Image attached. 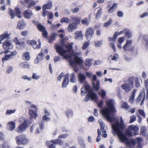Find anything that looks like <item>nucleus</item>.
Returning a JSON list of instances; mask_svg holds the SVG:
<instances>
[{"label": "nucleus", "instance_id": "13d9d810", "mask_svg": "<svg viewBox=\"0 0 148 148\" xmlns=\"http://www.w3.org/2000/svg\"><path fill=\"white\" fill-rule=\"evenodd\" d=\"M42 119L43 121H45L46 122H47V121H49L51 120V119L49 117H48V116H47L46 114H44V115H43L42 116Z\"/></svg>", "mask_w": 148, "mask_h": 148}, {"label": "nucleus", "instance_id": "ea45409f", "mask_svg": "<svg viewBox=\"0 0 148 148\" xmlns=\"http://www.w3.org/2000/svg\"><path fill=\"white\" fill-rule=\"evenodd\" d=\"M136 90H133L132 91V93L131 95V96H130V99H129V101L130 102L132 103L134 98L135 96V94L136 93Z\"/></svg>", "mask_w": 148, "mask_h": 148}, {"label": "nucleus", "instance_id": "5fc2aeb1", "mask_svg": "<svg viewBox=\"0 0 148 148\" xmlns=\"http://www.w3.org/2000/svg\"><path fill=\"white\" fill-rule=\"evenodd\" d=\"M9 14L11 16V18H14L15 16V15L14 14V12L13 10H12L10 8H9Z\"/></svg>", "mask_w": 148, "mask_h": 148}, {"label": "nucleus", "instance_id": "72a5a7b5", "mask_svg": "<svg viewBox=\"0 0 148 148\" xmlns=\"http://www.w3.org/2000/svg\"><path fill=\"white\" fill-rule=\"evenodd\" d=\"M117 5L118 3H114L112 5V6L109 9L108 11V12L109 13H112L115 10H116L117 8Z\"/></svg>", "mask_w": 148, "mask_h": 148}, {"label": "nucleus", "instance_id": "4468645a", "mask_svg": "<svg viewBox=\"0 0 148 148\" xmlns=\"http://www.w3.org/2000/svg\"><path fill=\"white\" fill-rule=\"evenodd\" d=\"M92 83L95 88L97 90H98L100 88V82L99 80L97 79V77L95 75H93L92 76Z\"/></svg>", "mask_w": 148, "mask_h": 148}, {"label": "nucleus", "instance_id": "2eb2a0df", "mask_svg": "<svg viewBox=\"0 0 148 148\" xmlns=\"http://www.w3.org/2000/svg\"><path fill=\"white\" fill-rule=\"evenodd\" d=\"M17 52L15 51H12L11 53L8 55H5L4 57L2 58V61L3 62L5 60H11L16 55Z\"/></svg>", "mask_w": 148, "mask_h": 148}, {"label": "nucleus", "instance_id": "39448f33", "mask_svg": "<svg viewBox=\"0 0 148 148\" xmlns=\"http://www.w3.org/2000/svg\"><path fill=\"white\" fill-rule=\"evenodd\" d=\"M32 123V122L31 121V120L29 121L28 119H25L23 123L20 124L16 128V132L19 133L23 132L27 128V125H30Z\"/></svg>", "mask_w": 148, "mask_h": 148}, {"label": "nucleus", "instance_id": "e2e57ef3", "mask_svg": "<svg viewBox=\"0 0 148 148\" xmlns=\"http://www.w3.org/2000/svg\"><path fill=\"white\" fill-rule=\"evenodd\" d=\"M56 36V34H55V33H53V34L51 36H50V37L49 42H51V41H53V40H54Z\"/></svg>", "mask_w": 148, "mask_h": 148}, {"label": "nucleus", "instance_id": "8fccbe9b", "mask_svg": "<svg viewBox=\"0 0 148 148\" xmlns=\"http://www.w3.org/2000/svg\"><path fill=\"white\" fill-rule=\"evenodd\" d=\"M15 11L16 15L19 18H21V16H20V14H21V12L20 9L18 8H16L15 9Z\"/></svg>", "mask_w": 148, "mask_h": 148}, {"label": "nucleus", "instance_id": "680f3d73", "mask_svg": "<svg viewBox=\"0 0 148 148\" xmlns=\"http://www.w3.org/2000/svg\"><path fill=\"white\" fill-rule=\"evenodd\" d=\"M135 83L136 87H139L140 85V82L137 77H136L135 78Z\"/></svg>", "mask_w": 148, "mask_h": 148}, {"label": "nucleus", "instance_id": "bb28decb", "mask_svg": "<svg viewBox=\"0 0 148 148\" xmlns=\"http://www.w3.org/2000/svg\"><path fill=\"white\" fill-rule=\"evenodd\" d=\"M70 19L72 22L76 25H77V24H79L80 23V19L78 17L72 16L71 17Z\"/></svg>", "mask_w": 148, "mask_h": 148}, {"label": "nucleus", "instance_id": "dca6fc26", "mask_svg": "<svg viewBox=\"0 0 148 148\" xmlns=\"http://www.w3.org/2000/svg\"><path fill=\"white\" fill-rule=\"evenodd\" d=\"M115 36H116L115 33L112 38L110 37L108 39L110 42V46L112 48L114 51H116V48L114 45L116 39V37Z\"/></svg>", "mask_w": 148, "mask_h": 148}, {"label": "nucleus", "instance_id": "a211bd4d", "mask_svg": "<svg viewBox=\"0 0 148 148\" xmlns=\"http://www.w3.org/2000/svg\"><path fill=\"white\" fill-rule=\"evenodd\" d=\"M37 26L39 30L42 32V35L44 37H47V32L45 28L40 24H38Z\"/></svg>", "mask_w": 148, "mask_h": 148}, {"label": "nucleus", "instance_id": "de8ad7c7", "mask_svg": "<svg viewBox=\"0 0 148 148\" xmlns=\"http://www.w3.org/2000/svg\"><path fill=\"white\" fill-rule=\"evenodd\" d=\"M30 58V53L28 52H25L23 53V58L28 60Z\"/></svg>", "mask_w": 148, "mask_h": 148}, {"label": "nucleus", "instance_id": "f257e3e1", "mask_svg": "<svg viewBox=\"0 0 148 148\" xmlns=\"http://www.w3.org/2000/svg\"><path fill=\"white\" fill-rule=\"evenodd\" d=\"M107 107L102 110V114L109 122H112L115 120L116 123H112V127L113 130L112 133L114 135H117L121 142H124L127 145V148H133L136 143H138V147L139 148L143 147L140 144L143 141L141 137L136 138V139L129 140L123 132L125 126L124 124L122 117H121L120 123L118 122V119L111 116V112L114 113L116 111L115 109L114 101L112 99H110L106 101Z\"/></svg>", "mask_w": 148, "mask_h": 148}, {"label": "nucleus", "instance_id": "a878e982", "mask_svg": "<svg viewBox=\"0 0 148 148\" xmlns=\"http://www.w3.org/2000/svg\"><path fill=\"white\" fill-rule=\"evenodd\" d=\"M75 34V38L76 40L81 39H83V36L81 31H76L74 33Z\"/></svg>", "mask_w": 148, "mask_h": 148}, {"label": "nucleus", "instance_id": "a18cd8bd", "mask_svg": "<svg viewBox=\"0 0 148 148\" xmlns=\"http://www.w3.org/2000/svg\"><path fill=\"white\" fill-rule=\"evenodd\" d=\"M142 36L143 40L145 42V44L146 45H148V35H140L139 37Z\"/></svg>", "mask_w": 148, "mask_h": 148}, {"label": "nucleus", "instance_id": "aec40b11", "mask_svg": "<svg viewBox=\"0 0 148 148\" xmlns=\"http://www.w3.org/2000/svg\"><path fill=\"white\" fill-rule=\"evenodd\" d=\"M69 73H67L64 75V79L61 84V86L62 87H66L68 84H69Z\"/></svg>", "mask_w": 148, "mask_h": 148}, {"label": "nucleus", "instance_id": "79ce46f5", "mask_svg": "<svg viewBox=\"0 0 148 148\" xmlns=\"http://www.w3.org/2000/svg\"><path fill=\"white\" fill-rule=\"evenodd\" d=\"M60 22L62 23H69L71 22V21L68 17H65L61 18Z\"/></svg>", "mask_w": 148, "mask_h": 148}, {"label": "nucleus", "instance_id": "4d7b16f0", "mask_svg": "<svg viewBox=\"0 0 148 148\" xmlns=\"http://www.w3.org/2000/svg\"><path fill=\"white\" fill-rule=\"evenodd\" d=\"M99 94L100 95L102 98H103L104 97L106 94V92L104 91V90L101 89L100 91L99 92Z\"/></svg>", "mask_w": 148, "mask_h": 148}, {"label": "nucleus", "instance_id": "0e129e2a", "mask_svg": "<svg viewBox=\"0 0 148 148\" xmlns=\"http://www.w3.org/2000/svg\"><path fill=\"white\" fill-rule=\"evenodd\" d=\"M40 77V76L39 75H37V73H33L32 76V78L34 79H38Z\"/></svg>", "mask_w": 148, "mask_h": 148}, {"label": "nucleus", "instance_id": "393cba45", "mask_svg": "<svg viewBox=\"0 0 148 148\" xmlns=\"http://www.w3.org/2000/svg\"><path fill=\"white\" fill-rule=\"evenodd\" d=\"M15 128V123L13 121L9 122L7 124V129L9 131H13Z\"/></svg>", "mask_w": 148, "mask_h": 148}, {"label": "nucleus", "instance_id": "7ed1b4c3", "mask_svg": "<svg viewBox=\"0 0 148 148\" xmlns=\"http://www.w3.org/2000/svg\"><path fill=\"white\" fill-rule=\"evenodd\" d=\"M87 92L88 93L91 97V98L93 100H96L98 98L96 94L92 92L90 89L89 85L86 84L85 85L81 88V95L82 96L85 95Z\"/></svg>", "mask_w": 148, "mask_h": 148}, {"label": "nucleus", "instance_id": "f8f14e48", "mask_svg": "<svg viewBox=\"0 0 148 148\" xmlns=\"http://www.w3.org/2000/svg\"><path fill=\"white\" fill-rule=\"evenodd\" d=\"M94 32V30L92 27H89L87 28L85 33V36L87 39H91Z\"/></svg>", "mask_w": 148, "mask_h": 148}, {"label": "nucleus", "instance_id": "20e7f679", "mask_svg": "<svg viewBox=\"0 0 148 148\" xmlns=\"http://www.w3.org/2000/svg\"><path fill=\"white\" fill-rule=\"evenodd\" d=\"M139 128L137 125H130L126 130L127 136H131L138 135Z\"/></svg>", "mask_w": 148, "mask_h": 148}, {"label": "nucleus", "instance_id": "9d476101", "mask_svg": "<svg viewBox=\"0 0 148 148\" xmlns=\"http://www.w3.org/2000/svg\"><path fill=\"white\" fill-rule=\"evenodd\" d=\"M14 42L16 45V47L18 49H21L24 47L25 46V42L23 39L18 40V38L16 37L14 39Z\"/></svg>", "mask_w": 148, "mask_h": 148}, {"label": "nucleus", "instance_id": "c85d7f7f", "mask_svg": "<svg viewBox=\"0 0 148 148\" xmlns=\"http://www.w3.org/2000/svg\"><path fill=\"white\" fill-rule=\"evenodd\" d=\"M10 35L11 33H9L8 31H6L3 34L1 35V41L4 39L8 38L10 37Z\"/></svg>", "mask_w": 148, "mask_h": 148}, {"label": "nucleus", "instance_id": "473e14b6", "mask_svg": "<svg viewBox=\"0 0 148 148\" xmlns=\"http://www.w3.org/2000/svg\"><path fill=\"white\" fill-rule=\"evenodd\" d=\"M125 40V37H120L118 41L117 47L119 48H122L121 44Z\"/></svg>", "mask_w": 148, "mask_h": 148}, {"label": "nucleus", "instance_id": "9b49d317", "mask_svg": "<svg viewBox=\"0 0 148 148\" xmlns=\"http://www.w3.org/2000/svg\"><path fill=\"white\" fill-rule=\"evenodd\" d=\"M39 44H37L36 41L35 40H29L27 41V43L29 45H31L34 49H39L41 47V43L40 39H39L38 40Z\"/></svg>", "mask_w": 148, "mask_h": 148}, {"label": "nucleus", "instance_id": "412c9836", "mask_svg": "<svg viewBox=\"0 0 148 148\" xmlns=\"http://www.w3.org/2000/svg\"><path fill=\"white\" fill-rule=\"evenodd\" d=\"M78 81L80 83H84L86 81V77L83 73H79L78 75Z\"/></svg>", "mask_w": 148, "mask_h": 148}, {"label": "nucleus", "instance_id": "603ef678", "mask_svg": "<svg viewBox=\"0 0 148 148\" xmlns=\"http://www.w3.org/2000/svg\"><path fill=\"white\" fill-rule=\"evenodd\" d=\"M97 132L98 134V136L96 139V140L97 142H99V141H100L101 139V131L100 130H99V129L98 130Z\"/></svg>", "mask_w": 148, "mask_h": 148}, {"label": "nucleus", "instance_id": "423d86ee", "mask_svg": "<svg viewBox=\"0 0 148 148\" xmlns=\"http://www.w3.org/2000/svg\"><path fill=\"white\" fill-rule=\"evenodd\" d=\"M15 141L18 145H26L28 142V139L26 136L24 134H21L15 137Z\"/></svg>", "mask_w": 148, "mask_h": 148}, {"label": "nucleus", "instance_id": "052dcab7", "mask_svg": "<svg viewBox=\"0 0 148 148\" xmlns=\"http://www.w3.org/2000/svg\"><path fill=\"white\" fill-rule=\"evenodd\" d=\"M82 23L83 24L88 25L89 23V20L87 18H85L82 20Z\"/></svg>", "mask_w": 148, "mask_h": 148}, {"label": "nucleus", "instance_id": "f3484780", "mask_svg": "<svg viewBox=\"0 0 148 148\" xmlns=\"http://www.w3.org/2000/svg\"><path fill=\"white\" fill-rule=\"evenodd\" d=\"M99 122L100 123L101 129L102 133V136L104 138H106L107 136V135L106 134V131L104 129L105 124L101 119H99Z\"/></svg>", "mask_w": 148, "mask_h": 148}, {"label": "nucleus", "instance_id": "0eeeda50", "mask_svg": "<svg viewBox=\"0 0 148 148\" xmlns=\"http://www.w3.org/2000/svg\"><path fill=\"white\" fill-rule=\"evenodd\" d=\"M44 122L41 121L38 124H33L30 127V132H33V129L36 128V130L35 131L36 134H39L40 132H42L44 127Z\"/></svg>", "mask_w": 148, "mask_h": 148}, {"label": "nucleus", "instance_id": "7c9ffc66", "mask_svg": "<svg viewBox=\"0 0 148 148\" xmlns=\"http://www.w3.org/2000/svg\"><path fill=\"white\" fill-rule=\"evenodd\" d=\"M121 87L123 90H124L126 92H129L130 91V87L128 84V83L123 84L121 85Z\"/></svg>", "mask_w": 148, "mask_h": 148}, {"label": "nucleus", "instance_id": "58836bf2", "mask_svg": "<svg viewBox=\"0 0 148 148\" xmlns=\"http://www.w3.org/2000/svg\"><path fill=\"white\" fill-rule=\"evenodd\" d=\"M131 51L132 55L134 56H136L138 53L137 47H131Z\"/></svg>", "mask_w": 148, "mask_h": 148}, {"label": "nucleus", "instance_id": "774afa93", "mask_svg": "<svg viewBox=\"0 0 148 148\" xmlns=\"http://www.w3.org/2000/svg\"><path fill=\"white\" fill-rule=\"evenodd\" d=\"M102 44V41H96L95 43V45L96 47H99Z\"/></svg>", "mask_w": 148, "mask_h": 148}, {"label": "nucleus", "instance_id": "b1692460", "mask_svg": "<svg viewBox=\"0 0 148 148\" xmlns=\"http://www.w3.org/2000/svg\"><path fill=\"white\" fill-rule=\"evenodd\" d=\"M65 115L68 119L71 118L73 115V112L72 110L67 109L65 111Z\"/></svg>", "mask_w": 148, "mask_h": 148}, {"label": "nucleus", "instance_id": "bf43d9fd", "mask_svg": "<svg viewBox=\"0 0 148 148\" xmlns=\"http://www.w3.org/2000/svg\"><path fill=\"white\" fill-rule=\"evenodd\" d=\"M121 107L122 108H124V109L127 110V109H128V108H129V106L128 105L127 102H123V103H122Z\"/></svg>", "mask_w": 148, "mask_h": 148}, {"label": "nucleus", "instance_id": "5701e85b", "mask_svg": "<svg viewBox=\"0 0 148 148\" xmlns=\"http://www.w3.org/2000/svg\"><path fill=\"white\" fill-rule=\"evenodd\" d=\"M77 25L74 24V23H70L69 24L67 29L69 31L73 32L77 28Z\"/></svg>", "mask_w": 148, "mask_h": 148}, {"label": "nucleus", "instance_id": "a19ab883", "mask_svg": "<svg viewBox=\"0 0 148 148\" xmlns=\"http://www.w3.org/2000/svg\"><path fill=\"white\" fill-rule=\"evenodd\" d=\"M52 142L53 144H54L55 145H57V144H59V145H63V142L62 141V140H60V139H57L54 140H53Z\"/></svg>", "mask_w": 148, "mask_h": 148}, {"label": "nucleus", "instance_id": "338daca9", "mask_svg": "<svg viewBox=\"0 0 148 148\" xmlns=\"http://www.w3.org/2000/svg\"><path fill=\"white\" fill-rule=\"evenodd\" d=\"M136 120V116L135 115H132L130 116V123H132L135 121Z\"/></svg>", "mask_w": 148, "mask_h": 148}, {"label": "nucleus", "instance_id": "37998d69", "mask_svg": "<svg viewBox=\"0 0 148 148\" xmlns=\"http://www.w3.org/2000/svg\"><path fill=\"white\" fill-rule=\"evenodd\" d=\"M22 68H29V65L27 62H23L21 63L19 65Z\"/></svg>", "mask_w": 148, "mask_h": 148}, {"label": "nucleus", "instance_id": "6e6552de", "mask_svg": "<svg viewBox=\"0 0 148 148\" xmlns=\"http://www.w3.org/2000/svg\"><path fill=\"white\" fill-rule=\"evenodd\" d=\"M37 107L34 104H31L29 107V116L31 119L34 118L36 119L37 116Z\"/></svg>", "mask_w": 148, "mask_h": 148}, {"label": "nucleus", "instance_id": "69168bd1", "mask_svg": "<svg viewBox=\"0 0 148 148\" xmlns=\"http://www.w3.org/2000/svg\"><path fill=\"white\" fill-rule=\"evenodd\" d=\"M110 56L112 57L111 59L112 60H113L117 61L118 57V54H116V53H115L112 56V55H111Z\"/></svg>", "mask_w": 148, "mask_h": 148}, {"label": "nucleus", "instance_id": "2f4dec72", "mask_svg": "<svg viewBox=\"0 0 148 148\" xmlns=\"http://www.w3.org/2000/svg\"><path fill=\"white\" fill-rule=\"evenodd\" d=\"M70 81L71 82L75 83L76 82V75L75 73L73 72L70 75Z\"/></svg>", "mask_w": 148, "mask_h": 148}, {"label": "nucleus", "instance_id": "e433bc0d", "mask_svg": "<svg viewBox=\"0 0 148 148\" xmlns=\"http://www.w3.org/2000/svg\"><path fill=\"white\" fill-rule=\"evenodd\" d=\"M125 29V36H127L128 38H131L132 35L130 30L127 29Z\"/></svg>", "mask_w": 148, "mask_h": 148}, {"label": "nucleus", "instance_id": "4be33fe9", "mask_svg": "<svg viewBox=\"0 0 148 148\" xmlns=\"http://www.w3.org/2000/svg\"><path fill=\"white\" fill-rule=\"evenodd\" d=\"M33 15L32 11L30 10H26L23 12V16L25 18H30Z\"/></svg>", "mask_w": 148, "mask_h": 148}, {"label": "nucleus", "instance_id": "c756f323", "mask_svg": "<svg viewBox=\"0 0 148 148\" xmlns=\"http://www.w3.org/2000/svg\"><path fill=\"white\" fill-rule=\"evenodd\" d=\"M134 77H130L127 80L129 86L130 87V90L133 88L134 85Z\"/></svg>", "mask_w": 148, "mask_h": 148}, {"label": "nucleus", "instance_id": "4c0bfd02", "mask_svg": "<svg viewBox=\"0 0 148 148\" xmlns=\"http://www.w3.org/2000/svg\"><path fill=\"white\" fill-rule=\"evenodd\" d=\"M25 25L26 24L25 23L19 21L18 23L17 28L18 29H23L25 27Z\"/></svg>", "mask_w": 148, "mask_h": 148}, {"label": "nucleus", "instance_id": "cd10ccee", "mask_svg": "<svg viewBox=\"0 0 148 148\" xmlns=\"http://www.w3.org/2000/svg\"><path fill=\"white\" fill-rule=\"evenodd\" d=\"M52 4L51 1L49 0L47 3L45 4L42 6V9H51Z\"/></svg>", "mask_w": 148, "mask_h": 148}, {"label": "nucleus", "instance_id": "f03ea898", "mask_svg": "<svg viewBox=\"0 0 148 148\" xmlns=\"http://www.w3.org/2000/svg\"><path fill=\"white\" fill-rule=\"evenodd\" d=\"M73 42H71L66 47V49H64L62 45L57 44L55 45V48L57 52L62 56L64 59L68 60L71 65L73 67V69L75 72H77L78 69L74 67L76 64H80L83 62V60L82 57H80L78 56L82 54L81 51L74 53L73 49Z\"/></svg>", "mask_w": 148, "mask_h": 148}, {"label": "nucleus", "instance_id": "c9c22d12", "mask_svg": "<svg viewBox=\"0 0 148 148\" xmlns=\"http://www.w3.org/2000/svg\"><path fill=\"white\" fill-rule=\"evenodd\" d=\"M147 132V128L144 126L141 127L140 134L144 136H146Z\"/></svg>", "mask_w": 148, "mask_h": 148}, {"label": "nucleus", "instance_id": "1a4fd4ad", "mask_svg": "<svg viewBox=\"0 0 148 148\" xmlns=\"http://www.w3.org/2000/svg\"><path fill=\"white\" fill-rule=\"evenodd\" d=\"M12 43L13 41L12 40H6L5 41H4L3 43V47L4 49H6V50L2 51L1 52V53H6L9 52L10 51L8 50V49H9L10 47L11 48V47H12Z\"/></svg>", "mask_w": 148, "mask_h": 148}, {"label": "nucleus", "instance_id": "c03bdc74", "mask_svg": "<svg viewBox=\"0 0 148 148\" xmlns=\"http://www.w3.org/2000/svg\"><path fill=\"white\" fill-rule=\"evenodd\" d=\"M38 1H35L34 0H32L31 1L30 3L27 6V8H30V7H32V6H34L35 5H36V4L38 3Z\"/></svg>", "mask_w": 148, "mask_h": 148}, {"label": "nucleus", "instance_id": "3c124183", "mask_svg": "<svg viewBox=\"0 0 148 148\" xmlns=\"http://www.w3.org/2000/svg\"><path fill=\"white\" fill-rule=\"evenodd\" d=\"M52 140H51V142H49V141H47L46 142V144L49 148H56L55 146L53 144L51 143V142H52Z\"/></svg>", "mask_w": 148, "mask_h": 148}, {"label": "nucleus", "instance_id": "6ab92c4d", "mask_svg": "<svg viewBox=\"0 0 148 148\" xmlns=\"http://www.w3.org/2000/svg\"><path fill=\"white\" fill-rule=\"evenodd\" d=\"M143 97V99L140 103V105L142 106L143 103L144 102V99L145 98V93L143 90H141L140 91L139 95L137 97L136 100L137 102H140L141 99Z\"/></svg>", "mask_w": 148, "mask_h": 148}, {"label": "nucleus", "instance_id": "6e6d98bb", "mask_svg": "<svg viewBox=\"0 0 148 148\" xmlns=\"http://www.w3.org/2000/svg\"><path fill=\"white\" fill-rule=\"evenodd\" d=\"M16 111V109L8 110L6 112V114L7 115L11 114H12L14 113Z\"/></svg>", "mask_w": 148, "mask_h": 148}, {"label": "nucleus", "instance_id": "f704fd0d", "mask_svg": "<svg viewBox=\"0 0 148 148\" xmlns=\"http://www.w3.org/2000/svg\"><path fill=\"white\" fill-rule=\"evenodd\" d=\"M93 60L92 59L87 58L85 60V65L86 67H90L92 64V61Z\"/></svg>", "mask_w": 148, "mask_h": 148}, {"label": "nucleus", "instance_id": "864d4df0", "mask_svg": "<svg viewBox=\"0 0 148 148\" xmlns=\"http://www.w3.org/2000/svg\"><path fill=\"white\" fill-rule=\"evenodd\" d=\"M112 21V19H110L107 22L104 23L103 27H108L110 25Z\"/></svg>", "mask_w": 148, "mask_h": 148}, {"label": "nucleus", "instance_id": "49530a36", "mask_svg": "<svg viewBox=\"0 0 148 148\" xmlns=\"http://www.w3.org/2000/svg\"><path fill=\"white\" fill-rule=\"evenodd\" d=\"M90 44V42H89V41H86V42H84L82 47V49L83 50H84V49H86V48L89 47Z\"/></svg>", "mask_w": 148, "mask_h": 148}, {"label": "nucleus", "instance_id": "ddd939ff", "mask_svg": "<svg viewBox=\"0 0 148 148\" xmlns=\"http://www.w3.org/2000/svg\"><path fill=\"white\" fill-rule=\"evenodd\" d=\"M133 40L132 39H128L126 40L125 44L122 47L124 51H131V45L132 44Z\"/></svg>", "mask_w": 148, "mask_h": 148}, {"label": "nucleus", "instance_id": "09e8293b", "mask_svg": "<svg viewBox=\"0 0 148 148\" xmlns=\"http://www.w3.org/2000/svg\"><path fill=\"white\" fill-rule=\"evenodd\" d=\"M145 85V87L147 88L146 92V97L147 98H148V79L144 80Z\"/></svg>", "mask_w": 148, "mask_h": 148}]
</instances>
